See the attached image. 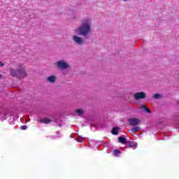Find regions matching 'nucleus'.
I'll list each match as a JSON object with an SVG mask.
<instances>
[{
	"mask_svg": "<svg viewBox=\"0 0 179 179\" xmlns=\"http://www.w3.org/2000/svg\"><path fill=\"white\" fill-rule=\"evenodd\" d=\"M60 123H61V120H60ZM59 127H62V124H59Z\"/></svg>",
	"mask_w": 179,
	"mask_h": 179,
	"instance_id": "21",
	"label": "nucleus"
},
{
	"mask_svg": "<svg viewBox=\"0 0 179 179\" xmlns=\"http://www.w3.org/2000/svg\"><path fill=\"white\" fill-rule=\"evenodd\" d=\"M55 80H57V77L54 75L50 76L47 78V81L49 82V83H55Z\"/></svg>",
	"mask_w": 179,
	"mask_h": 179,
	"instance_id": "7",
	"label": "nucleus"
},
{
	"mask_svg": "<svg viewBox=\"0 0 179 179\" xmlns=\"http://www.w3.org/2000/svg\"><path fill=\"white\" fill-rule=\"evenodd\" d=\"M154 99H155L156 100H159V99H162V94H155L153 96Z\"/></svg>",
	"mask_w": 179,
	"mask_h": 179,
	"instance_id": "16",
	"label": "nucleus"
},
{
	"mask_svg": "<svg viewBox=\"0 0 179 179\" xmlns=\"http://www.w3.org/2000/svg\"><path fill=\"white\" fill-rule=\"evenodd\" d=\"M118 141L120 143H123V145H127V143H128V141H127V138H125V137L120 136Z\"/></svg>",
	"mask_w": 179,
	"mask_h": 179,
	"instance_id": "10",
	"label": "nucleus"
},
{
	"mask_svg": "<svg viewBox=\"0 0 179 179\" xmlns=\"http://www.w3.org/2000/svg\"><path fill=\"white\" fill-rule=\"evenodd\" d=\"M76 113L77 115H79V117H82V115L85 114V110H83V109H77L76 110Z\"/></svg>",
	"mask_w": 179,
	"mask_h": 179,
	"instance_id": "11",
	"label": "nucleus"
},
{
	"mask_svg": "<svg viewBox=\"0 0 179 179\" xmlns=\"http://www.w3.org/2000/svg\"><path fill=\"white\" fill-rule=\"evenodd\" d=\"M10 124H15V121L13 120H12V122L10 121Z\"/></svg>",
	"mask_w": 179,
	"mask_h": 179,
	"instance_id": "20",
	"label": "nucleus"
},
{
	"mask_svg": "<svg viewBox=\"0 0 179 179\" xmlns=\"http://www.w3.org/2000/svg\"><path fill=\"white\" fill-rule=\"evenodd\" d=\"M83 138L79 137V138H78V142H83Z\"/></svg>",
	"mask_w": 179,
	"mask_h": 179,
	"instance_id": "18",
	"label": "nucleus"
},
{
	"mask_svg": "<svg viewBox=\"0 0 179 179\" xmlns=\"http://www.w3.org/2000/svg\"><path fill=\"white\" fill-rule=\"evenodd\" d=\"M0 78H2V75L1 74H0Z\"/></svg>",
	"mask_w": 179,
	"mask_h": 179,
	"instance_id": "23",
	"label": "nucleus"
},
{
	"mask_svg": "<svg viewBox=\"0 0 179 179\" xmlns=\"http://www.w3.org/2000/svg\"><path fill=\"white\" fill-rule=\"evenodd\" d=\"M127 148H133V149H136V143L134 141H127Z\"/></svg>",
	"mask_w": 179,
	"mask_h": 179,
	"instance_id": "9",
	"label": "nucleus"
},
{
	"mask_svg": "<svg viewBox=\"0 0 179 179\" xmlns=\"http://www.w3.org/2000/svg\"><path fill=\"white\" fill-rule=\"evenodd\" d=\"M92 19L90 17L84 18L81 21V24L76 29L78 36H82L85 40H89L90 34H92Z\"/></svg>",
	"mask_w": 179,
	"mask_h": 179,
	"instance_id": "1",
	"label": "nucleus"
},
{
	"mask_svg": "<svg viewBox=\"0 0 179 179\" xmlns=\"http://www.w3.org/2000/svg\"><path fill=\"white\" fill-rule=\"evenodd\" d=\"M20 129H22V131H25V129H27V125L21 126Z\"/></svg>",
	"mask_w": 179,
	"mask_h": 179,
	"instance_id": "17",
	"label": "nucleus"
},
{
	"mask_svg": "<svg viewBox=\"0 0 179 179\" xmlns=\"http://www.w3.org/2000/svg\"><path fill=\"white\" fill-rule=\"evenodd\" d=\"M10 74L13 78H17V79H23L27 76V73H26V70L24 67L20 66L17 70L15 69H10Z\"/></svg>",
	"mask_w": 179,
	"mask_h": 179,
	"instance_id": "2",
	"label": "nucleus"
},
{
	"mask_svg": "<svg viewBox=\"0 0 179 179\" xmlns=\"http://www.w3.org/2000/svg\"><path fill=\"white\" fill-rule=\"evenodd\" d=\"M124 1H128V0H124Z\"/></svg>",
	"mask_w": 179,
	"mask_h": 179,
	"instance_id": "24",
	"label": "nucleus"
},
{
	"mask_svg": "<svg viewBox=\"0 0 179 179\" xmlns=\"http://www.w3.org/2000/svg\"><path fill=\"white\" fill-rule=\"evenodd\" d=\"M177 104L179 106V101H177Z\"/></svg>",
	"mask_w": 179,
	"mask_h": 179,
	"instance_id": "22",
	"label": "nucleus"
},
{
	"mask_svg": "<svg viewBox=\"0 0 179 179\" xmlns=\"http://www.w3.org/2000/svg\"><path fill=\"white\" fill-rule=\"evenodd\" d=\"M128 121L129 125L131 127H136V125H139V122H141V120L138 118H130Z\"/></svg>",
	"mask_w": 179,
	"mask_h": 179,
	"instance_id": "5",
	"label": "nucleus"
},
{
	"mask_svg": "<svg viewBox=\"0 0 179 179\" xmlns=\"http://www.w3.org/2000/svg\"><path fill=\"white\" fill-rule=\"evenodd\" d=\"M57 67L59 69H68L69 68V64L65 62L64 60H59L56 63Z\"/></svg>",
	"mask_w": 179,
	"mask_h": 179,
	"instance_id": "3",
	"label": "nucleus"
},
{
	"mask_svg": "<svg viewBox=\"0 0 179 179\" xmlns=\"http://www.w3.org/2000/svg\"><path fill=\"white\" fill-rule=\"evenodd\" d=\"M73 40L74 43L77 44V45H83V44H85V40H83V38L79 36L75 35L73 36Z\"/></svg>",
	"mask_w": 179,
	"mask_h": 179,
	"instance_id": "4",
	"label": "nucleus"
},
{
	"mask_svg": "<svg viewBox=\"0 0 179 179\" xmlns=\"http://www.w3.org/2000/svg\"><path fill=\"white\" fill-rule=\"evenodd\" d=\"M141 108H143V110H145V113H148V114H150V113H152V111L150 110V109L148 108V107H146V106L143 105L141 106Z\"/></svg>",
	"mask_w": 179,
	"mask_h": 179,
	"instance_id": "13",
	"label": "nucleus"
},
{
	"mask_svg": "<svg viewBox=\"0 0 179 179\" xmlns=\"http://www.w3.org/2000/svg\"><path fill=\"white\" fill-rule=\"evenodd\" d=\"M41 124H50V122H52V120L48 117H45L40 120Z\"/></svg>",
	"mask_w": 179,
	"mask_h": 179,
	"instance_id": "8",
	"label": "nucleus"
},
{
	"mask_svg": "<svg viewBox=\"0 0 179 179\" xmlns=\"http://www.w3.org/2000/svg\"><path fill=\"white\" fill-rule=\"evenodd\" d=\"M113 155H114V156L118 157L121 155V151H120L118 150H114Z\"/></svg>",
	"mask_w": 179,
	"mask_h": 179,
	"instance_id": "14",
	"label": "nucleus"
},
{
	"mask_svg": "<svg viewBox=\"0 0 179 179\" xmlns=\"http://www.w3.org/2000/svg\"><path fill=\"white\" fill-rule=\"evenodd\" d=\"M5 64H3L2 62H0V66H3Z\"/></svg>",
	"mask_w": 179,
	"mask_h": 179,
	"instance_id": "19",
	"label": "nucleus"
},
{
	"mask_svg": "<svg viewBox=\"0 0 179 179\" xmlns=\"http://www.w3.org/2000/svg\"><path fill=\"white\" fill-rule=\"evenodd\" d=\"M141 129L140 127H135L134 128L131 129V132H138V131H139Z\"/></svg>",
	"mask_w": 179,
	"mask_h": 179,
	"instance_id": "15",
	"label": "nucleus"
},
{
	"mask_svg": "<svg viewBox=\"0 0 179 179\" xmlns=\"http://www.w3.org/2000/svg\"><path fill=\"white\" fill-rule=\"evenodd\" d=\"M134 99L136 100H141V99H146V94L143 92H137L134 94Z\"/></svg>",
	"mask_w": 179,
	"mask_h": 179,
	"instance_id": "6",
	"label": "nucleus"
},
{
	"mask_svg": "<svg viewBox=\"0 0 179 179\" xmlns=\"http://www.w3.org/2000/svg\"><path fill=\"white\" fill-rule=\"evenodd\" d=\"M118 129H120V127H114L111 131L113 135H118Z\"/></svg>",
	"mask_w": 179,
	"mask_h": 179,
	"instance_id": "12",
	"label": "nucleus"
}]
</instances>
